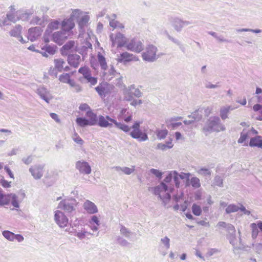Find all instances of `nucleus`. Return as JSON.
Returning <instances> with one entry per match:
<instances>
[{
  "instance_id": "obj_1",
  "label": "nucleus",
  "mask_w": 262,
  "mask_h": 262,
  "mask_svg": "<svg viewBox=\"0 0 262 262\" xmlns=\"http://www.w3.org/2000/svg\"><path fill=\"white\" fill-rule=\"evenodd\" d=\"M225 129L224 125L221 123L219 117L212 116L207 120L203 130L204 133H210L213 132L224 131Z\"/></svg>"
},
{
  "instance_id": "obj_2",
  "label": "nucleus",
  "mask_w": 262,
  "mask_h": 262,
  "mask_svg": "<svg viewBox=\"0 0 262 262\" xmlns=\"http://www.w3.org/2000/svg\"><path fill=\"white\" fill-rule=\"evenodd\" d=\"M77 206V201L75 199L69 198L61 201L58 205L57 208L70 214L76 211Z\"/></svg>"
},
{
  "instance_id": "obj_3",
  "label": "nucleus",
  "mask_w": 262,
  "mask_h": 262,
  "mask_svg": "<svg viewBox=\"0 0 262 262\" xmlns=\"http://www.w3.org/2000/svg\"><path fill=\"white\" fill-rule=\"evenodd\" d=\"M157 52V47L152 45H149L146 47L144 51L142 53V59L148 62H154L159 58Z\"/></svg>"
},
{
  "instance_id": "obj_4",
  "label": "nucleus",
  "mask_w": 262,
  "mask_h": 262,
  "mask_svg": "<svg viewBox=\"0 0 262 262\" xmlns=\"http://www.w3.org/2000/svg\"><path fill=\"white\" fill-rule=\"evenodd\" d=\"M72 18L77 21L80 31L83 32L90 19L89 16L79 10L76 9L72 12Z\"/></svg>"
},
{
  "instance_id": "obj_5",
  "label": "nucleus",
  "mask_w": 262,
  "mask_h": 262,
  "mask_svg": "<svg viewBox=\"0 0 262 262\" xmlns=\"http://www.w3.org/2000/svg\"><path fill=\"white\" fill-rule=\"evenodd\" d=\"M140 121H136L131 127L133 130L130 133L131 137L134 139H138L139 141H145L148 140V136L146 133L142 132L140 129Z\"/></svg>"
},
{
  "instance_id": "obj_6",
  "label": "nucleus",
  "mask_w": 262,
  "mask_h": 262,
  "mask_svg": "<svg viewBox=\"0 0 262 262\" xmlns=\"http://www.w3.org/2000/svg\"><path fill=\"white\" fill-rule=\"evenodd\" d=\"M54 220L60 228H66L69 223V219L65 213L59 210L54 211Z\"/></svg>"
},
{
  "instance_id": "obj_7",
  "label": "nucleus",
  "mask_w": 262,
  "mask_h": 262,
  "mask_svg": "<svg viewBox=\"0 0 262 262\" xmlns=\"http://www.w3.org/2000/svg\"><path fill=\"white\" fill-rule=\"evenodd\" d=\"M167 191V186L164 183H161L155 188L154 192L156 195H158L163 202L168 201L170 199V195Z\"/></svg>"
},
{
  "instance_id": "obj_8",
  "label": "nucleus",
  "mask_w": 262,
  "mask_h": 262,
  "mask_svg": "<svg viewBox=\"0 0 262 262\" xmlns=\"http://www.w3.org/2000/svg\"><path fill=\"white\" fill-rule=\"evenodd\" d=\"M171 26L177 32H180L183 28L190 25L192 23L188 20H184L179 17L171 18L169 19Z\"/></svg>"
},
{
  "instance_id": "obj_9",
  "label": "nucleus",
  "mask_w": 262,
  "mask_h": 262,
  "mask_svg": "<svg viewBox=\"0 0 262 262\" xmlns=\"http://www.w3.org/2000/svg\"><path fill=\"white\" fill-rule=\"evenodd\" d=\"M126 48L128 50L136 53H140L143 49V45L141 40L137 38H134L126 44Z\"/></svg>"
},
{
  "instance_id": "obj_10",
  "label": "nucleus",
  "mask_w": 262,
  "mask_h": 262,
  "mask_svg": "<svg viewBox=\"0 0 262 262\" xmlns=\"http://www.w3.org/2000/svg\"><path fill=\"white\" fill-rule=\"evenodd\" d=\"M110 37L112 42V46L114 47L116 46L118 48L121 47L126 43V38L120 33H118L115 35L112 34Z\"/></svg>"
},
{
  "instance_id": "obj_11",
  "label": "nucleus",
  "mask_w": 262,
  "mask_h": 262,
  "mask_svg": "<svg viewBox=\"0 0 262 262\" xmlns=\"http://www.w3.org/2000/svg\"><path fill=\"white\" fill-rule=\"evenodd\" d=\"M78 72L82 74L83 78L86 80L88 83H90L92 85H94L97 83V78L92 76L91 72L88 67H81L78 70Z\"/></svg>"
},
{
  "instance_id": "obj_12",
  "label": "nucleus",
  "mask_w": 262,
  "mask_h": 262,
  "mask_svg": "<svg viewBox=\"0 0 262 262\" xmlns=\"http://www.w3.org/2000/svg\"><path fill=\"white\" fill-rule=\"evenodd\" d=\"M36 93L39 96L41 99L49 103L53 98L50 92L45 86H40L36 90Z\"/></svg>"
},
{
  "instance_id": "obj_13",
  "label": "nucleus",
  "mask_w": 262,
  "mask_h": 262,
  "mask_svg": "<svg viewBox=\"0 0 262 262\" xmlns=\"http://www.w3.org/2000/svg\"><path fill=\"white\" fill-rule=\"evenodd\" d=\"M116 120L111 118L109 116L105 117L100 115L98 117V120L97 122L98 125L101 127H112L113 124L115 123Z\"/></svg>"
},
{
  "instance_id": "obj_14",
  "label": "nucleus",
  "mask_w": 262,
  "mask_h": 262,
  "mask_svg": "<svg viewBox=\"0 0 262 262\" xmlns=\"http://www.w3.org/2000/svg\"><path fill=\"white\" fill-rule=\"evenodd\" d=\"M69 33L63 30L54 33L52 34V40L56 43L61 45L68 38Z\"/></svg>"
},
{
  "instance_id": "obj_15",
  "label": "nucleus",
  "mask_w": 262,
  "mask_h": 262,
  "mask_svg": "<svg viewBox=\"0 0 262 262\" xmlns=\"http://www.w3.org/2000/svg\"><path fill=\"white\" fill-rule=\"evenodd\" d=\"M44 167L43 164H36L29 168V171L35 179L38 180L43 176Z\"/></svg>"
},
{
  "instance_id": "obj_16",
  "label": "nucleus",
  "mask_w": 262,
  "mask_h": 262,
  "mask_svg": "<svg viewBox=\"0 0 262 262\" xmlns=\"http://www.w3.org/2000/svg\"><path fill=\"white\" fill-rule=\"evenodd\" d=\"M257 131L253 127H251V128H244L241 133V136L237 141V142L239 144L243 143L252 135H257Z\"/></svg>"
},
{
  "instance_id": "obj_17",
  "label": "nucleus",
  "mask_w": 262,
  "mask_h": 262,
  "mask_svg": "<svg viewBox=\"0 0 262 262\" xmlns=\"http://www.w3.org/2000/svg\"><path fill=\"white\" fill-rule=\"evenodd\" d=\"M76 167L80 173L84 174H89L91 173L92 169L89 164L83 160L78 161L76 163Z\"/></svg>"
},
{
  "instance_id": "obj_18",
  "label": "nucleus",
  "mask_w": 262,
  "mask_h": 262,
  "mask_svg": "<svg viewBox=\"0 0 262 262\" xmlns=\"http://www.w3.org/2000/svg\"><path fill=\"white\" fill-rule=\"evenodd\" d=\"M42 30L39 27H33L29 29L28 38L31 41L36 40L42 33Z\"/></svg>"
},
{
  "instance_id": "obj_19",
  "label": "nucleus",
  "mask_w": 262,
  "mask_h": 262,
  "mask_svg": "<svg viewBox=\"0 0 262 262\" xmlns=\"http://www.w3.org/2000/svg\"><path fill=\"white\" fill-rule=\"evenodd\" d=\"M83 209L89 214H95L98 212L97 206L90 200H85L82 205Z\"/></svg>"
},
{
  "instance_id": "obj_20",
  "label": "nucleus",
  "mask_w": 262,
  "mask_h": 262,
  "mask_svg": "<svg viewBox=\"0 0 262 262\" xmlns=\"http://www.w3.org/2000/svg\"><path fill=\"white\" fill-rule=\"evenodd\" d=\"M118 62H126L131 61H137L138 58L136 56L127 52L121 53L117 59Z\"/></svg>"
},
{
  "instance_id": "obj_21",
  "label": "nucleus",
  "mask_w": 262,
  "mask_h": 262,
  "mask_svg": "<svg viewBox=\"0 0 262 262\" xmlns=\"http://www.w3.org/2000/svg\"><path fill=\"white\" fill-rule=\"evenodd\" d=\"M74 19L72 18V13L71 17L67 19H64L61 24L62 30L69 33V31L72 30L75 26L74 22Z\"/></svg>"
},
{
  "instance_id": "obj_22",
  "label": "nucleus",
  "mask_w": 262,
  "mask_h": 262,
  "mask_svg": "<svg viewBox=\"0 0 262 262\" xmlns=\"http://www.w3.org/2000/svg\"><path fill=\"white\" fill-rule=\"evenodd\" d=\"M118 117L119 119L123 120L127 123L132 120L133 114L126 108H123L121 110Z\"/></svg>"
},
{
  "instance_id": "obj_23",
  "label": "nucleus",
  "mask_w": 262,
  "mask_h": 262,
  "mask_svg": "<svg viewBox=\"0 0 262 262\" xmlns=\"http://www.w3.org/2000/svg\"><path fill=\"white\" fill-rule=\"evenodd\" d=\"M20 196H21V199L19 200H18V196H17L15 194L11 193L7 196V197L9 198V199H8L9 200V201L11 200L12 205L14 207H16V208H19V202H20L25 196V193H24V192L21 193L20 194Z\"/></svg>"
},
{
  "instance_id": "obj_24",
  "label": "nucleus",
  "mask_w": 262,
  "mask_h": 262,
  "mask_svg": "<svg viewBox=\"0 0 262 262\" xmlns=\"http://www.w3.org/2000/svg\"><path fill=\"white\" fill-rule=\"evenodd\" d=\"M80 60V56L77 54L70 55L68 57L69 64L75 68H77L79 66Z\"/></svg>"
},
{
  "instance_id": "obj_25",
  "label": "nucleus",
  "mask_w": 262,
  "mask_h": 262,
  "mask_svg": "<svg viewBox=\"0 0 262 262\" xmlns=\"http://www.w3.org/2000/svg\"><path fill=\"white\" fill-rule=\"evenodd\" d=\"M111 87V85H110L103 84L97 86L95 90L101 97H104L109 93V90Z\"/></svg>"
},
{
  "instance_id": "obj_26",
  "label": "nucleus",
  "mask_w": 262,
  "mask_h": 262,
  "mask_svg": "<svg viewBox=\"0 0 262 262\" xmlns=\"http://www.w3.org/2000/svg\"><path fill=\"white\" fill-rule=\"evenodd\" d=\"M249 145L252 147H256L262 148V137L260 136H256L251 138Z\"/></svg>"
},
{
  "instance_id": "obj_27",
  "label": "nucleus",
  "mask_w": 262,
  "mask_h": 262,
  "mask_svg": "<svg viewBox=\"0 0 262 262\" xmlns=\"http://www.w3.org/2000/svg\"><path fill=\"white\" fill-rule=\"evenodd\" d=\"M18 16V20H22L26 21L28 20L30 16L33 14L32 11L30 10H19L16 12Z\"/></svg>"
},
{
  "instance_id": "obj_28",
  "label": "nucleus",
  "mask_w": 262,
  "mask_h": 262,
  "mask_svg": "<svg viewBox=\"0 0 262 262\" xmlns=\"http://www.w3.org/2000/svg\"><path fill=\"white\" fill-rule=\"evenodd\" d=\"M165 34L167 37V38L172 41L173 43L178 46L180 49L183 52H185V47L182 42L178 38H175L171 36L167 31L165 32Z\"/></svg>"
},
{
  "instance_id": "obj_29",
  "label": "nucleus",
  "mask_w": 262,
  "mask_h": 262,
  "mask_svg": "<svg viewBox=\"0 0 262 262\" xmlns=\"http://www.w3.org/2000/svg\"><path fill=\"white\" fill-rule=\"evenodd\" d=\"M134 85H131L126 88L124 91V99L126 101H131L134 96L133 90Z\"/></svg>"
},
{
  "instance_id": "obj_30",
  "label": "nucleus",
  "mask_w": 262,
  "mask_h": 262,
  "mask_svg": "<svg viewBox=\"0 0 262 262\" xmlns=\"http://www.w3.org/2000/svg\"><path fill=\"white\" fill-rule=\"evenodd\" d=\"M234 107H232L231 106H225L221 108L220 111V116L222 120H225L228 118V114L230 111H232L234 109Z\"/></svg>"
},
{
  "instance_id": "obj_31",
  "label": "nucleus",
  "mask_w": 262,
  "mask_h": 262,
  "mask_svg": "<svg viewBox=\"0 0 262 262\" xmlns=\"http://www.w3.org/2000/svg\"><path fill=\"white\" fill-rule=\"evenodd\" d=\"M60 24L58 20H53L48 26L46 34H49L53 30L58 29Z\"/></svg>"
},
{
  "instance_id": "obj_32",
  "label": "nucleus",
  "mask_w": 262,
  "mask_h": 262,
  "mask_svg": "<svg viewBox=\"0 0 262 262\" xmlns=\"http://www.w3.org/2000/svg\"><path fill=\"white\" fill-rule=\"evenodd\" d=\"M119 227L120 232L122 236L129 239L130 237L133 235V233L123 225L120 224Z\"/></svg>"
},
{
  "instance_id": "obj_33",
  "label": "nucleus",
  "mask_w": 262,
  "mask_h": 262,
  "mask_svg": "<svg viewBox=\"0 0 262 262\" xmlns=\"http://www.w3.org/2000/svg\"><path fill=\"white\" fill-rule=\"evenodd\" d=\"M55 69L58 72H62L63 70L64 64L66 62L61 58L55 59L54 60Z\"/></svg>"
},
{
  "instance_id": "obj_34",
  "label": "nucleus",
  "mask_w": 262,
  "mask_h": 262,
  "mask_svg": "<svg viewBox=\"0 0 262 262\" xmlns=\"http://www.w3.org/2000/svg\"><path fill=\"white\" fill-rule=\"evenodd\" d=\"M86 116L89 118L90 125H95L97 124L98 118L95 114L89 111L86 112Z\"/></svg>"
},
{
  "instance_id": "obj_35",
  "label": "nucleus",
  "mask_w": 262,
  "mask_h": 262,
  "mask_svg": "<svg viewBox=\"0 0 262 262\" xmlns=\"http://www.w3.org/2000/svg\"><path fill=\"white\" fill-rule=\"evenodd\" d=\"M75 45L74 41H69L65 44L61 48V52L62 54H67L68 52L72 50Z\"/></svg>"
},
{
  "instance_id": "obj_36",
  "label": "nucleus",
  "mask_w": 262,
  "mask_h": 262,
  "mask_svg": "<svg viewBox=\"0 0 262 262\" xmlns=\"http://www.w3.org/2000/svg\"><path fill=\"white\" fill-rule=\"evenodd\" d=\"M202 113H203V109H199L195 112H194L193 113H192L191 115L188 116V117L189 118L193 119V120L194 121H199L202 118Z\"/></svg>"
},
{
  "instance_id": "obj_37",
  "label": "nucleus",
  "mask_w": 262,
  "mask_h": 262,
  "mask_svg": "<svg viewBox=\"0 0 262 262\" xmlns=\"http://www.w3.org/2000/svg\"><path fill=\"white\" fill-rule=\"evenodd\" d=\"M22 27L19 25H17L9 32L11 36L17 37L21 34Z\"/></svg>"
},
{
  "instance_id": "obj_38",
  "label": "nucleus",
  "mask_w": 262,
  "mask_h": 262,
  "mask_svg": "<svg viewBox=\"0 0 262 262\" xmlns=\"http://www.w3.org/2000/svg\"><path fill=\"white\" fill-rule=\"evenodd\" d=\"M59 80L60 82L70 84L73 81L71 79V75L68 73H63L60 75Z\"/></svg>"
},
{
  "instance_id": "obj_39",
  "label": "nucleus",
  "mask_w": 262,
  "mask_h": 262,
  "mask_svg": "<svg viewBox=\"0 0 262 262\" xmlns=\"http://www.w3.org/2000/svg\"><path fill=\"white\" fill-rule=\"evenodd\" d=\"M250 228L251 229V236L252 238L255 239L258 234V228L256 223H252L250 224Z\"/></svg>"
},
{
  "instance_id": "obj_40",
  "label": "nucleus",
  "mask_w": 262,
  "mask_h": 262,
  "mask_svg": "<svg viewBox=\"0 0 262 262\" xmlns=\"http://www.w3.org/2000/svg\"><path fill=\"white\" fill-rule=\"evenodd\" d=\"M115 126L118 128L126 133L129 132L131 128V127H129L128 125L121 122H118L116 120L115 123Z\"/></svg>"
},
{
  "instance_id": "obj_41",
  "label": "nucleus",
  "mask_w": 262,
  "mask_h": 262,
  "mask_svg": "<svg viewBox=\"0 0 262 262\" xmlns=\"http://www.w3.org/2000/svg\"><path fill=\"white\" fill-rule=\"evenodd\" d=\"M97 58H98V62L101 67V68L102 69L105 70L107 68V64H106V62L105 60V58L100 53H99L98 54Z\"/></svg>"
},
{
  "instance_id": "obj_42",
  "label": "nucleus",
  "mask_w": 262,
  "mask_h": 262,
  "mask_svg": "<svg viewBox=\"0 0 262 262\" xmlns=\"http://www.w3.org/2000/svg\"><path fill=\"white\" fill-rule=\"evenodd\" d=\"M156 133L157 136V138L160 139H163L166 138V136L168 134V130L166 129H157L156 131Z\"/></svg>"
},
{
  "instance_id": "obj_43",
  "label": "nucleus",
  "mask_w": 262,
  "mask_h": 262,
  "mask_svg": "<svg viewBox=\"0 0 262 262\" xmlns=\"http://www.w3.org/2000/svg\"><path fill=\"white\" fill-rule=\"evenodd\" d=\"M5 19H6V20H8L13 23H15L18 20V16L17 15V13L8 12L7 14H6V17Z\"/></svg>"
},
{
  "instance_id": "obj_44",
  "label": "nucleus",
  "mask_w": 262,
  "mask_h": 262,
  "mask_svg": "<svg viewBox=\"0 0 262 262\" xmlns=\"http://www.w3.org/2000/svg\"><path fill=\"white\" fill-rule=\"evenodd\" d=\"M3 235L10 241H14L15 239V234L11 231L6 230L3 232Z\"/></svg>"
},
{
  "instance_id": "obj_45",
  "label": "nucleus",
  "mask_w": 262,
  "mask_h": 262,
  "mask_svg": "<svg viewBox=\"0 0 262 262\" xmlns=\"http://www.w3.org/2000/svg\"><path fill=\"white\" fill-rule=\"evenodd\" d=\"M239 209V207L235 204H230L227 206L226 209V213L229 214L237 212Z\"/></svg>"
},
{
  "instance_id": "obj_46",
  "label": "nucleus",
  "mask_w": 262,
  "mask_h": 262,
  "mask_svg": "<svg viewBox=\"0 0 262 262\" xmlns=\"http://www.w3.org/2000/svg\"><path fill=\"white\" fill-rule=\"evenodd\" d=\"M76 121L78 125L80 126L81 127H84L86 125H90V123L89 122V120L81 117L77 118L76 119Z\"/></svg>"
},
{
  "instance_id": "obj_47",
  "label": "nucleus",
  "mask_w": 262,
  "mask_h": 262,
  "mask_svg": "<svg viewBox=\"0 0 262 262\" xmlns=\"http://www.w3.org/2000/svg\"><path fill=\"white\" fill-rule=\"evenodd\" d=\"M31 24L33 25H38L40 26L45 25V20L43 18H39L38 16L33 17L30 21Z\"/></svg>"
},
{
  "instance_id": "obj_48",
  "label": "nucleus",
  "mask_w": 262,
  "mask_h": 262,
  "mask_svg": "<svg viewBox=\"0 0 262 262\" xmlns=\"http://www.w3.org/2000/svg\"><path fill=\"white\" fill-rule=\"evenodd\" d=\"M190 183V185L195 188H198L201 186L200 179L195 177L191 178Z\"/></svg>"
},
{
  "instance_id": "obj_49",
  "label": "nucleus",
  "mask_w": 262,
  "mask_h": 262,
  "mask_svg": "<svg viewBox=\"0 0 262 262\" xmlns=\"http://www.w3.org/2000/svg\"><path fill=\"white\" fill-rule=\"evenodd\" d=\"M87 234L91 235L92 234L90 232L86 231L85 229H82L81 231L77 232L75 235L79 239H82L85 238Z\"/></svg>"
},
{
  "instance_id": "obj_50",
  "label": "nucleus",
  "mask_w": 262,
  "mask_h": 262,
  "mask_svg": "<svg viewBox=\"0 0 262 262\" xmlns=\"http://www.w3.org/2000/svg\"><path fill=\"white\" fill-rule=\"evenodd\" d=\"M236 32H250L256 34L260 33L262 32V30L259 29H253L249 28H242V29H236Z\"/></svg>"
},
{
  "instance_id": "obj_51",
  "label": "nucleus",
  "mask_w": 262,
  "mask_h": 262,
  "mask_svg": "<svg viewBox=\"0 0 262 262\" xmlns=\"http://www.w3.org/2000/svg\"><path fill=\"white\" fill-rule=\"evenodd\" d=\"M213 184L214 186H217L221 187H223V179L220 176H216L214 177Z\"/></svg>"
},
{
  "instance_id": "obj_52",
  "label": "nucleus",
  "mask_w": 262,
  "mask_h": 262,
  "mask_svg": "<svg viewBox=\"0 0 262 262\" xmlns=\"http://www.w3.org/2000/svg\"><path fill=\"white\" fill-rule=\"evenodd\" d=\"M192 211L194 215L199 216L201 214L202 209L200 206L194 204L192 206Z\"/></svg>"
},
{
  "instance_id": "obj_53",
  "label": "nucleus",
  "mask_w": 262,
  "mask_h": 262,
  "mask_svg": "<svg viewBox=\"0 0 262 262\" xmlns=\"http://www.w3.org/2000/svg\"><path fill=\"white\" fill-rule=\"evenodd\" d=\"M42 50L45 51L48 54L53 55L55 53V49L53 47L46 45L41 48Z\"/></svg>"
},
{
  "instance_id": "obj_54",
  "label": "nucleus",
  "mask_w": 262,
  "mask_h": 262,
  "mask_svg": "<svg viewBox=\"0 0 262 262\" xmlns=\"http://www.w3.org/2000/svg\"><path fill=\"white\" fill-rule=\"evenodd\" d=\"M161 244L165 247L166 249L170 248V239L167 236H165L160 239Z\"/></svg>"
},
{
  "instance_id": "obj_55",
  "label": "nucleus",
  "mask_w": 262,
  "mask_h": 262,
  "mask_svg": "<svg viewBox=\"0 0 262 262\" xmlns=\"http://www.w3.org/2000/svg\"><path fill=\"white\" fill-rule=\"evenodd\" d=\"M117 240L118 244L121 246L128 247L130 245V243L127 240L120 236H118Z\"/></svg>"
},
{
  "instance_id": "obj_56",
  "label": "nucleus",
  "mask_w": 262,
  "mask_h": 262,
  "mask_svg": "<svg viewBox=\"0 0 262 262\" xmlns=\"http://www.w3.org/2000/svg\"><path fill=\"white\" fill-rule=\"evenodd\" d=\"M69 85L71 87L73 88L74 91L76 93L80 92L82 91L81 86L79 84L76 83L74 80H73Z\"/></svg>"
},
{
  "instance_id": "obj_57",
  "label": "nucleus",
  "mask_w": 262,
  "mask_h": 262,
  "mask_svg": "<svg viewBox=\"0 0 262 262\" xmlns=\"http://www.w3.org/2000/svg\"><path fill=\"white\" fill-rule=\"evenodd\" d=\"M197 172L198 174L204 176H210L211 173V171L209 169L206 168H202L199 169L197 171Z\"/></svg>"
},
{
  "instance_id": "obj_58",
  "label": "nucleus",
  "mask_w": 262,
  "mask_h": 262,
  "mask_svg": "<svg viewBox=\"0 0 262 262\" xmlns=\"http://www.w3.org/2000/svg\"><path fill=\"white\" fill-rule=\"evenodd\" d=\"M180 179H181L179 176V173L174 170V173L173 176V180L176 187L179 188L180 184Z\"/></svg>"
},
{
  "instance_id": "obj_59",
  "label": "nucleus",
  "mask_w": 262,
  "mask_h": 262,
  "mask_svg": "<svg viewBox=\"0 0 262 262\" xmlns=\"http://www.w3.org/2000/svg\"><path fill=\"white\" fill-rule=\"evenodd\" d=\"M227 231L228 232V234L227 235H235V229L233 225L228 224L227 225Z\"/></svg>"
},
{
  "instance_id": "obj_60",
  "label": "nucleus",
  "mask_w": 262,
  "mask_h": 262,
  "mask_svg": "<svg viewBox=\"0 0 262 262\" xmlns=\"http://www.w3.org/2000/svg\"><path fill=\"white\" fill-rule=\"evenodd\" d=\"M89 223L91 225L94 224L99 226L100 225V222L99 218L96 215H93L89 221Z\"/></svg>"
},
{
  "instance_id": "obj_61",
  "label": "nucleus",
  "mask_w": 262,
  "mask_h": 262,
  "mask_svg": "<svg viewBox=\"0 0 262 262\" xmlns=\"http://www.w3.org/2000/svg\"><path fill=\"white\" fill-rule=\"evenodd\" d=\"M9 203V200L6 196L0 191V207Z\"/></svg>"
},
{
  "instance_id": "obj_62",
  "label": "nucleus",
  "mask_w": 262,
  "mask_h": 262,
  "mask_svg": "<svg viewBox=\"0 0 262 262\" xmlns=\"http://www.w3.org/2000/svg\"><path fill=\"white\" fill-rule=\"evenodd\" d=\"M135 171V166H132L130 168L127 167H123V173L127 175L132 174Z\"/></svg>"
},
{
  "instance_id": "obj_63",
  "label": "nucleus",
  "mask_w": 262,
  "mask_h": 262,
  "mask_svg": "<svg viewBox=\"0 0 262 262\" xmlns=\"http://www.w3.org/2000/svg\"><path fill=\"white\" fill-rule=\"evenodd\" d=\"M72 138L73 140L78 144L82 145L83 143L82 139L76 133H74Z\"/></svg>"
},
{
  "instance_id": "obj_64",
  "label": "nucleus",
  "mask_w": 262,
  "mask_h": 262,
  "mask_svg": "<svg viewBox=\"0 0 262 262\" xmlns=\"http://www.w3.org/2000/svg\"><path fill=\"white\" fill-rule=\"evenodd\" d=\"M174 173V170L170 171L168 173L167 176L165 177L164 181L165 183H169L173 179V174Z\"/></svg>"
}]
</instances>
